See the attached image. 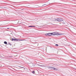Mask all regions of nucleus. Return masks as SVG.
I'll return each mask as SVG.
<instances>
[{"instance_id": "obj_1", "label": "nucleus", "mask_w": 76, "mask_h": 76, "mask_svg": "<svg viewBox=\"0 0 76 76\" xmlns=\"http://www.w3.org/2000/svg\"><path fill=\"white\" fill-rule=\"evenodd\" d=\"M63 20L61 18H57V19L54 18L53 21V22H57V21H58V22H61V21H63Z\"/></svg>"}, {"instance_id": "obj_2", "label": "nucleus", "mask_w": 76, "mask_h": 76, "mask_svg": "<svg viewBox=\"0 0 76 76\" xmlns=\"http://www.w3.org/2000/svg\"><path fill=\"white\" fill-rule=\"evenodd\" d=\"M52 34L53 35H63V34L59 33L58 32H57L52 33Z\"/></svg>"}, {"instance_id": "obj_3", "label": "nucleus", "mask_w": 76, "mask_h": 76, "mask_svg": "<svg viewBox=\"0 0 76 76\" xmlns=\"http://www.w3.org/2000/svg\"><path fill=\"white\" fill-rule=\"evenodd\" d=\"M50 69H53V70H57V69L56 68H55L53 67H49Z\"/></svg>"}, {"instance_id": "obj_4", "label": "nucleus", "mask_w": 76, "mask_h": 76, "mask_svg": "<svg viewBox=\"0 0 76 76\" xmlns=\"http://www.w3.org/2000/svg\"><path fill=\"white\" fill-rule=\"evenodd\" d=\"M53 35L52 33H49L46 34L45 36H47L48 35V36H51V35Z\"/></svg>"}, {"instance_id": "obj_5", "label": "nucleus", "mask_w": 76, "mask_h": 76, "mask_svg": "<svg viewBox=\"0 0 76 76\" xmlns=\"http://www.w3.org/2000/svg\"><path fill=\"white\" fill-rule=\"evenodd\" d=\"M12 41H18V39H13V38H12Z\"/></svg>"}, {"instance_id": "obj_6", "label": "nucleus", "mask_w": 76, "mask_h": 76, "mask_svg": "<svg viewBox=\"0 0 76 76\" xmlns=\"http://www.w3.org/2000/svg\"><path fill=\"white\" fill-rule=\"evenodd\" d=\"M4 44H7V42L5 41L4 42Z\"/></svg>"}, {"instance_id": "obj_7", "label": "nucleus", "mask_w": 76, "mask_h": 76, "mask_svg": "<svg viewBox=\"0 0 76 76\" xmlns=\"http://www.w3.org/2000/svg\"><path fill=\"white\" fill-rule=\"evenodd\" d=\"M33 63H31V64H30V66H31V67H32V65H33Z\"/></svg>"}, {"instance_id": "obj_8", "label": "nucleus", "mask_w": 76, "mask_h": 76, "mask_svg": "<svg viewBox=\"0 0 76 76\" xmlns=\"http://www.w3.org/2000/svg\"><path fill=\"white\" fill-rule=\"evenodd\" d=\"M32 73H33V74H35V71H33V72H32Z\"/></svg>"}, {"instance_id": "obj_9", "label": "nucleus", "mask_w": 76, "mask_h": 76, "mask_svg": "<svg viewBox=\"0 0 76 76\" xmlns=\"http://www.w3.org/2000/svg\"><path fill=\"white\" fill-rule=\"evenodd\" d=\"M28 27H35V26H29Z\"/></svg>"}, {"instance_id": "obj_10", "label": "nucleus", "mask_w": 76, "mask_h": 76, "mask_svg": "<svg viewBox=\"0 0 76 76\" xmlns=\"http://www.w3.org/2000/svg\"><path fill=\"white\" fill-rule=\"evenodd\" d=\"M56 46L57 47H58V44H56Z\"/></svg>"}, {"instance_id": "obj_11", "label": "nucleus", "mask_w": 76, "mask_h": 76, "mask_svg": "<svg viewBox=\"0 0 76 76\" xmlns=\"http://www.w3.org/2000/svg\"><path fill=\"white\" fill-rule=\"evenodd\" d=\"M19 41H23V40H19Z\"/></svg>"}, {"instance_id": "obj_12", "label": "nucleus", "mask_w": 76, "mask_h": 76, "mask_svg": "<svg viewBox=\"0 0 76 76\" xmlns=\"http://www.w3.org/2000/svg\"><path fill=\"white\" fill-rule=\"evenodd\" d=\"M10 45H12V44H10V43L9 44Z\"/></svg>"}, {"instance_id": "obj_13", "label": "nucleus", "mask_w": 76, "mask_h": 76, "mask_svg": "<svg viewBox=\"0 0 76 76\" xmlns=\"http://www.w3.org/2000/svg\"><path fill=\"white\" fill-rule=\"evenodd\" d=\"M8 29H9V28H8Z\"/></svg>"}]
</instances>
